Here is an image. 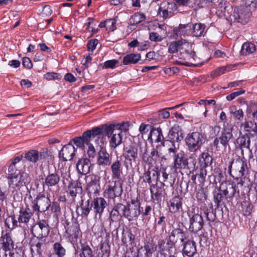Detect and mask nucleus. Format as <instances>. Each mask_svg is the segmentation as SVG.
I'll return each instance as SVG.
<instances>
[{
  "label": "nucleus",
  "instance_id": "62",
  "mask_svg": "<svg viewBox=\"0 0 257 257\" xmlns=\"http://www.w3.org/2000/svg\"><path fill=\"white\" fill-rule=\"evenodd\" d=\"M74 144L77 147L80 148H83L85 147V144L81 138V137H78L74 138L72 140Z\"/></svg>",
  "mask_w": 257,
  "mask_h": 257
},
{
  "label": "nucleus",
  "instance_id": "36",
  "mask_svg": "<svg viewBox=\"0 0 257 257\" xmlns=\"http://www.w3.org/2000/svg\"><path fill=\"white\" fill-rule=\"evenodd\" d=\"M141 58L140 54H130L126 55L123 59L124 65L137 63Z\"/></svg>",
  "mask_w": 257,
  "mask_h": 257
},
{
  "label": "nucleus",
  "instance_id": "27",
  "mask_svg": "<svg viewBox=\"0 0 257 257\" xmlns=\"http://www.w3.org/2000/svg\"><path fill=\"white\" fill-rule=\"evenodd\" d=\"M91 163L87 158L81 159L76 164L78 172L82 175H86L89 173Z\"/></svg>",
  "mask_w": 257,
  "mask_h": 257
},
{
  "label": "nucleus",
  "instance_id": "64",
  "mask_svg": "<svg viewBox=\"0 0 257 257\" xmlns=\"http://www.w3.org/2000/svg\"><path fill=\"white\" fill-rule=\"evenodd\" d=\"M98 44V40L97 39L90 40L87 44V48L89 51H93L96 47Z\"/></svg>",
  "mask_w": 257,
  "mask_h": 257
},
{
  "label": "nucleus",
  "instance_id": "50",
  "mask_svg": "<svg viewBox=\"0 0 257 257\" xmlns=\"http://www.w3.org/2000/svg\"><path fill=\"white\" fill-rule=\"evenodd\" d=\"M151 137H156L155 142L159 143L164 138L161 128L159 127L157 129H153L150 132Z\"/></svg>",
  "mask_w": 257,
  "mask_h": 257
},
{
  "label": "nucleus",
  "instance_id": "19",
  "mask_svg": "<svg viewBox=\"0 0 257 257\" xmlns=\"http://www.w3.org/2000/svg\"><path fill=\"white\" fill-rule=\"evenodd\" d=\"M225 188L222 190V193L226 199L232 200L236 193L239 194L238 186H242V183L235 184L234 183H225Z\"/></svg>",
  "mask_w": 257,
  "mask_h": 257
},
{
  "label": "nucleus",
  "instance_id": "30",
  "mask_svg": "<svg viewBox=\"0 0 257 257\" xmlns=\"http://www.w3.org/2000/svg\"><path fill=\"white\" fill-rule=\"evenodd\" d=\"M237 146L241 149L250 150V140L247 134L240 135L236 140Z\"/></svg>",
  "mask_w": 257,
  "mask_h": 257
},
{
  "label": "nucleus",
  "instance_id": "10",
  "mask_svg": "<svg viewBox=\"0 0 257 257\" xmlns=\"http://www.w3.org/2000/svg\"><path fill=\"white\" fill-rule=\"evenodd\" d=\"M125 153L124 156L126 160L129 162L130 164L132 162H135L138 158V155L143 152V146L140 144H132L124 148Z\"/></svg>",
  "mask_w": 257,
  "mask_h": 257
},
{
  "label": "nucleus",
  "instance_id": "42",
  "mask_svg": "<svg viewBox=\"0 0 257 257\" xmlns=\"http://www.w3.org/2000/svg\"><path fill=\"white\" fill-rule=\"evenodd\" d=\"M145 19L146 16L144 14L136 13L131 17L129 23L131 25H136L144 21Z\"/></svg>",
  "mask_w": 257,
  "mask_h": 257
},
{
  "label": "nucleus",
  "instance_id": "23",
  "mask_svg": "<svg viewBox=\"0 0 257 257\" xmlns=\"http://www.w3.org/2000/svg\"><path fill=\"white\" fill-rule=\"evenodd\" d=\"M164 185L165 184L161 182L160 185L156 184L150 186V190L151 193V198L153 200L158 201L161 199L163 193L165 192Z\"/></svg>",
  "mask_w": 257,
  "mask_h": 257
},
{
  "label": "nucleus",
  "instance_id": "44",
  "mask_svg": "<svg viewBox=\"0 0 257 257\" xmlns=\"http://www.w3.org/2000/svg\"><path fill=\"white\" fill-rule=\"evenodd\" d=\"M218 6L224 16H226L227 14H229L230 12L232 11L231 6L226 1L221 0Z\"/></svg>",
  "mask_w": 257,
  "mask_h": 257
},
{
  "label": "nucleus",
  "instance_id": "34",
  "mask_svg": "<svg viewBox=\"0 0 257 257\" xmlns=\"http://www.w3.org/2000/svg\"><path fill=\"white\" fill-rule=\"evenodd\" d=\"M256 50L255 45L251 43H244L243 44L240 51L241 55L246 56L254 53Z\"/></svg>",
  "mask_w": 257,
  "mask_h": 257
},
{
  "label": "nucleus",
  "instance_id": "33",
  "mask_svg": "<svg viewBox=\"0 0 257 257\" xmlns=\"http://www.w3.org/2000/svg\"><path fill=\"white\" fill-rule=\"evenodd\" d=\"M111 136V135H110ZM109 146L111 149H115L119 146L122 142V137L121 133L114 134L112 136H110Z\"/></svg>",
  "mask_w": 257,
  "mask_h": 257
},
{
  "label": "nucleus",
  "instance_id": "11",
  "mask_svg": "<svg viewBox=\"0 0 257 257\" xmlns=\"http://www.w3.org/2000/svg\"><path fill=\"white\" fill-rule=\"evenodd\" d=\"M141 213L140 202L132 200L131 204H127L124 217L129 221L136 220Z\"/></svg>",
  "mask_w": 257,
  "mask_h": 257
},
{
  "label": "nucleus",
  "instance_id": "41",
  "mask_svg": "<svg viewBox=\"0 0 257 257\" xmlns=\"http://www.w3.org/2000/svg\"><path fill=\"white\" fill-rule=\"evenodd\" d=\"M201 166L203 168H206L210 166L212 163V158L208 153H203L200 159Z\"/></svg>",
  "mask_w": 257,
  "mask_h": 257
},
{
  "label": "nucleus",
  "instance_id": "40",
  "mask_svg": "<svg viewBox=\"0 0 257 257\" xmlns=\"http://www.w3.org/2000/svg\"><path fill=\"white\" fill-rule=\"evenodd\" d=\"M100 189L99 180L95 179L88 185L87 190L90 193L97 194Z\"/></svg>",
  "mask_w": 257,
  "mask_h": 257
},
{
  "label": "nucleus",
  "instance_id": "14",
  "mask_svg": "<svg viewBox=\"0 0 257 257\" xmlns=\"http://www.w3.org/2000/svg\"><path fill=\"white\" fill-rule=\"evenodd\" d=\"M122 193L121 184L119 182L114 181L113 185H108L104 191L106 197L114 199L117 197L121 196Z\"/></svg>",
  "mask_w": 257,
  "mask_h": 257
},
{
  "label": "nucleus",
  "instance_id": "49",
  "mask_svg": "<svg viewBox=\"0 0 257 257\" xmlns=\"http://www.w3.org/2000/svg\"><path fill=\"white\" fill-rule=\"evenodd\" d=\"M82 254H80L81 257H92L93 254L91 249L88 245L86 244H82L81 245Z\"/></svg>",
  "mask_w": 257,
  "mask_h": 257
},
{
  "label": "nucleus",
  "instance_id": "59",
  "mask_svg": "<svg viewBox=\"0 0 257 257\" xmlns=\"http://www.w3.org/2000/svg\"><path fill=\"white\" fill-rule=\"evenodd\" d=\"M22 158H23L22 155H20V156H17V157H16L13 161V162L11 163V164L10 165V166H9V171H12L13 170H18L16 168V165L17 163L19 162L22 159Z\"/></svg>",
  "mask_w": 257,
  "mask_h": 257
},
{
  "label": "nucleus",
  "instance_id": "52",
  "mask_svg": "<svg viewBox=\"0 0 257 257\" xmlns=\"http://www.w3.org/2000/svg\"><path fill=\"white\" fill-rule=\"evenodd\" d=\"M127 207V204L125 205L122 203H117L114 206L117 212L120 214V217L123 216L124 217V213L126 212V210Z\"/></svg>",
  "mask_w": 257,
  "mask_h": 257
},
{
  "label": "nucleus",
  "instance_id": "22",
  "mask_svg": "<svg viewBox=\"0 0 257 257\" xmlns=\"http://www.w3.org/2000/svg\"><path fill=\"white\" fill-rule=\"evenodd\" d=\"M92 204L95 213V216L98 215L99 217L100 218L104 209L106 207V201L103 198L97 197L92 201Z\"/></svg>",
  "mask_w": 257,
  "mask_h": 257
},
{
  "label": "nucleus",
  "instance_id": "9",
  "mask_svg": "<svg viewBox=\"0 0 257 257\" xmlns=\"http://www.w3.org/2000/svg\"><path fill=\"white\" fill-rule=\"evenodd\" d=\"M51 206V201L48 196L39 195L32 201L31 206L35 212H45Z\"/></svg>",
  "mask_w": 257,
  "mask_h": 257
},
{
  "label": "nucleus",
  "instance_id": "56",
  "mask_svg": "<svg viewBox=\"0 0 257 257\" xmlns=\"http://www.w3.org/2000/svg\"><path fill=\"white\" fill-rule=\"evenodd\" d=\"M204 215L206 219L209 222H213L216 219V214L213 211H209L208 209L204 211Z\"/></svg>",
  "mask_w": 257,
  "mask_h": 257
},
{
  "label": "nucleus",
  "instance_id": "60",
  "mask_svg": "<svg viewBox=\"0 0 257 257\" xmlns=\"http://www.w3.org/2000/svg\"><path fill=\"white\" fill-rule=\"evenodd\" d=\"M44 77L48 80L58 79L60 75L55 72H48L44 75Z\"/></svg>",
  "mask_w": 257,
  "mask_h": 257
},
{
  "label": "nucleus",
  "instance_id": "51",
  "mask_svg": "<svg viewBox=\"0 0 257 257\" xmlns=\"http://www.w3.org/2000/svg\"><path fill=\"white\" fill-rule=\"evenodd\" d=\"M9 257H24V252L21 248L12 249L8 252Z\"/></svg>",
  "mask_w": 257,
  "mask_h": 257
},
{
  "label": "nucleus",
  "instance_id": "18",
  "mask_svg": "<svg viewBox=\"0 0 257 257\" xmlns=\"http://www.w3.org/2000/svg\"><path fill=\"white\" fill-rule=\"evenodd\" d=\"M156 250V247L152 244H147L140 247L137 252H135L133 256L128 257H152L153 253Z\"/></svg>",
  "mask_w": 257,
  "mask_h": 257
},
{
  "label": "nucleus",
  "instance_id": "38",
  "mask_svg": "<svg viewBox=\"0 0 257 257\" xmlns=\"http://www.w3.org/2000/svg\"><path fill=\"white\" fill-rule=\"evenodd\" d=\"M205 26L201 23H196L192 27V33L193 36L201 37L203 35Z\"/></svg>",
  "mask_w": 257,
  "mask_h": 257
},
{
  "label": "nucleus",
  "instance_id": "55",
  "mask_svg": "<svg viewBox=\"0 0 257 257\" xmlns=\"http://www.w3.org/2000/svg\"><path fill=\"white\" fill-rule=\"evenodd\" d=\"M242 208L243 214L245 216H248L251 214L252 207L250 203L245 202L242 205Z\"/></svg>",
  "mask_w": 257,
  "mask_h": 257
},
{
  "label": "nucleus",
  "instance_id": "20",
  "mask_svg": "<svg viewBox=\"0 0 257 257\" xmlns=\"http://www.w3.org/2000/svg\"><path fill=\"white\" fill-rule=\"evenodd\" d=\"M14 247V241L10 234L6 233L0 237V249L5 251L6 257H7L8 253Z\"/></svg>",
  "mask_w": 257,
  "mask_h": 257
},
{
  "label": "nucleus",
  "instance_id": "48",
  "mask_svg": "<svg viewBox=\"0 0 257 257\" xmlns=\"http://www.w3.org/2000/svg\"><path fill=\"white\" fill-rule=\"evenodd\" d=\"M171 146L168 148V153L170 156L176 157V155L179 154V144L175 143H171Z\"/></svg>",
  "mask_w": 257,
  "mask_h": 257
},
{
  "label": "nucleus",
  "instance_id": "6",
  "mask_svg": "<svg viewBox=\"0 0 257 257\" xmlns=\"http://www.w3.org/2000/svg\"><path fill=\"white\" fill-rule=\"evenodd\" d=\"M230 175L235 179H238L245 175L247 171V164L242 159L233 160L229 166Z\"/></svg>",
  "mask_w": 257,
  "mask_h": 257
},
{
  "label": "nucleus",
  "instance_id": "43",
  "mask_svg": "<svg viewBox=\"0 0 257 257\" xmlns=\"http://www.w3.org/2000/svg\"><path fill=\"white\" fill-rule=\"evenodd\" d=\"M191 27V25L189 23L185 25L180 24L178 28L174 30V33L177 37L181 34L184 35H188V34L187 32V28L190 29Z\"/></svg>",
  "mask_w": 257,
  "mask_h": 257
},
{
  "label": "nucleus",
  "instance_id": "15",
  "mask_svg": "<svg viewBox=\"0 0 257 257\" xmlns=\"http://www.w3.org/2000/svg\"><path fill=\"white\" fill-rule=\"evenodd\" d=\"M183 133L181 128L178 125H174L169 131L167 142L175 143L180 142L183 139Z\"/></svg>",
  "mask_w": 257,
  "mask_h": 257
},
{
  "label": "nucleus",
  "instance_id": "24",
  "mask_svg": "<svg viewBox=\"0 0 257 257\" xmlns=\"http://www.w3.org/2000/svg\"><path fill=\"white\" fill-rule=\"evenodd\" d=\"M240 127L250 137H253L257 135V124L253 121H246L241 124Z\"/></svg>",
  "mask_w": 257,
  "mask_h": 257
},
{
  "label": "nucleus",
  "instance_id": "54",
  "mask_svg": "<svg viewBox=\"0 0 257 257\" xmlns=\"http://www.w3.org/2000/svg\"><path fill=\"white\" fill-rule=\"evenodd\" d=\"M114 127H115L116 129L120 131V133L124 132H127L129 129L130 123L129 122H122L121 123H118L117 124H114Z\"/></svg>",
  "mask_w": 257,
  "mask_h": 257
},
{
  "label": "nucleus",
  "instance_id": "12",
  "mask_svg": "<svg viewBox=\"0 0 257 257\" xmlns=\"http://www.w3.org/2000/svg\"><path fill=\"white\" fill-rule=\"evenodd\" d=\"M32 233L37 238L45 237L50 231L48 224L44 220L34 225L32 228Z\"/></svg>",
  "mask_w": 257,
  "mask_h": 257
},
{
  "label": "nucleus",
  "instance_id": "53",
  "mask_svg": "<svg viewBox=\"0 0 257 257\" xmlns=\"http://www.w3.org/2000/svg\"><path fill=\"white\" fill-rule=\"evenodd\" d=\"M43 244V243L38 242L37 243H33L31 244V250L33 253L40 254L42 251L41 246Z\"/></svg>",
  "mask_w": 257,
  "mask_h": 257
},
{
  "label": "nucleus",
  "instance_id": "45",
  "mask_svg": "<svg viewBox=\"0 0 257 257\" xmlns=\"http://www.w3.org/2000/svg\"><path fill=\"white\" fill-rule=\"evenodd\" d=\"M53 248L56 256L58 257H63L66 253L65 249L59 242H56L53 245Z\"/></svg>",
  "mask_w": 257,
  "mask_h": 257
},
{
  "label": "nucleus",
  "instance_id": "21",
  "mask_svg": "<svg viewBox=\"0 0 257 257\" xmlns=\"http://www.w3.org/2000/svg\"><path fill=\"white\" fill-rule=\"evenodd\" d=\"M59 155L63 161L71 160L75 155V148L72 144H68L63 147Z\"/></svg>",
  "mask_w": 257,
  "mask_h": 257
},
{
  "label": "nucleus",
  "instance_id": "32",
  "mask_svg": "<svg viewBox=\"0 0 257 257\" xmlns=\"http://www.w3.org/2000/svg\"><path fill=\"white\" fill-rule=\"evenodd\" d=\"M68 192L72 197H75L82 192V187L80 182L75 181L71 183L68 188Z\"/></svg>",
  "mask_w": 257,
  "mask_h": 257
},
{
  "label": "nucleus",
  "instance_id": "2",
  "mask_svg": "<svg viewBox=\"0 0 257 257\" xmlns=\"http://www.w3.org/2000/svg\"><path fill=\"white\" fill-rule=\"evenodd\" d=\"M114 129L113 124H102L84 132L81 138L85 145H89L90 141L96 137L97 139L102 138L104 136L109 137L113 133Z\"/></svg>",
  "mask_w": 257,
  "mask_h": 257
},
{
  "label": "nucleus",
  "instance_id": "7",
  "mask_svg": "<svg viewBox=\"0 0 257 257\" xmlns=\"http://www.w3.org/2000/svg\"><path fill=\"white\" fill-rule=\"evenodd\" d=\"M250 16V13L249 8L243 6L236 7L234 10L233 13L230 15L229 18L231 21L244 24L248 22Z\"/></svg>",
  "mask_w": 257,
  "mask_h": 257
},
{
  "label": "nucleus",
  "instance_id": "63",
  "mask_svg": "<svg viewBox=\"0 0 257 257\" xmlns=\"http://www.w3.org/2000/svg\"><path fill=\"white\" fill-rule=\"evenodd\" d=\"M199 175V181L200 183H203L205 180V177L207 175V171L205 168H201L200 170Z\"/></svg>",
  "mask_w": 257,
  "mask_h": 257
},
{
  "label": "nucleus",
  "instance_id": "35",
  "mask_svg": "<svg viewBox=\"0 0 257 257\" xmlns=\"http://www.w3.org/2000/svg\"><path fill=\"white\" fill-rule=\"evenodd\" d=\"M79 225L77 222H74L69 226L66 230V233L73 238H76L79 234Z\"/></svg>",
  "mask_w": 257,
  "mask_h": 257
},
{
  "label": "nucleus",
  "instance_id": "39",
  "mask_svg": "<svg viewBox=\"0 0 257 257\" xmlns=\"http://www.w3.org/2000/svg\"><path fill=\"white\" fill-rule=\"evenodd\" d=\"M82 202L80 206L82 210L81 216L82 217L86 218L92 209V202L90 203L89 200L85 202H83V201Z\"/></svg>",
  "mask_w": 257,
  "mask_h": 257
},
{
  "label": "nucleus",
  "instance_id": "61",
  "mask_svg": "<svg viewBox=\"0 0 257 257\" xmlns=\"http://www.w3.org/2000/svg\"><path fill=\"white\" fill-rule=\"evenodd\" d=\"M107 29L110 31H113L116 29L115 24L116 21L114 19H109L106 21Z\"/></svg>",
  "mask_w": 257,
  "mask_h": 257
},
{
  "label": "nucleus",
  "instance_id": "47",
  "mask_svg": "<svg viewBox=\"0 0 257 257\" xmlns=\"http://www.w3.org/2000/svg\"><path fill=\"white\" fill-rule=\"evenodd\" d=\"M17 220L15 219L14 216H8L5 221L6 226L11 229H13L17 226Z\"/></svg>",
  "mask_w": 257,
  "mask_h": 257
},
{
  "label": "nucleus",
  "instance_id": "26",
  "mask_svg": "<svg viewBox=\"0 0 257 257\" xmlns=\"http://www.w3.org/2000/svg\"><path fill=\"white\" fill-rule=\"evenodd\" d=\"M196 252L195 242L187 240L184 242L183 254L188 257H192Z\"/></svg>",
  "mask_w": 257,
  "mask_h": 257
},
{
  "label": "nucleus",
  "instance_id": "29",
  "mask_svg": "<svg viewBox=\"0 0 257 257\" xmlns=\"http://www.w3.org/2000/svg\"><path fill=\"white\" fill-rule=\"evenodd\" d=\"M182 199L179 196H175L172 198L169 204V211L172 213L179 212L182 209Z\"/></svg>",
  "mask_w": 257,
  "mask_h": 257
},
{
  "label": "nucleus",
  "instance_id": "13",
  "mask_svg": "<svg viewBox=\"0 0 257 257\" xmlns=\"http://www.w3.org/2000/svg\"><path fill=\"white\" fill-rule=\"evenodd\" d=\"M186 239V234L182 229L175 228L172 231L167 244L170 245L171 247L176 243H184Z\"/></svg>",
  "mask_w": 257,
  "mask_h": 257
},
{
  "label": "nucleus",
  "instance_id": "58",
  "mask_svg": "<svg viewBox=\"0 0 257 257\" xmlns=\"http://www.w3.org/2000/svg\"><path fill=\"white\" fill-rule=\"evenodd\" d=\"M102 252L101 257H108L110 253L109 246L106 244H102L101 245Z\"/></svg>",
  "mask_w": 257,
  "mask_h": 257
},
{
  "label": "nucleus",
  "instance_id": "31",
  "mask_svg": "<svg viewBox=\"0 0 257 257\" xmlns=\"http://www.w3.org/2000/svg\"><path fill=\"white\" fill-rule=\"evenodd\" d=\"M60 177L56 173L48 175L45 179V185L48 187L57 186L60 182Z\"/></svg>",
  "mask_w": 257,
  "mask_h": 257
},
{
  "label": "nucleus",
  "instance_id": "4",
  "mask_svg": "<svg viewBox=\"0 0 257 257\" xmlns=\"http://www.w3.org/2000/svg\"><path fill=\"white\" fill-rule=\"evenodd\" d=\"M196 167V162L192 158H187L184 153L180 151L179 154L176 155L174 159V168L175 170H187L189 173L194 171Z\"/></svg>",
  "mask_w": 257,
  "mask_h": 257
},
{
  "label": "nucleus",
  "instance_id": "46",
  "mask_svg": "<svg viewBox=\"0 0 257 257\" xmlns=\"http://www.w3.org/2000/svg\"><path fill=\"white\" fill-rule=\"evenodd\" d=\"M221 187L219 190H217V191H214V201L217 207H219V206L220 205V203L222 201L224 196L222 191V190L221 189Z\"/></svg>",
  "mask_w": 257,
  "mask_h": 257
},
{
  "label": "nucleus",
  "instance_id": "28",
  "mask_svg": "<svg viewBox=\"0 0 257 257\" xmlns=\"http://www.w3.org/2000/svg\"><path fill=\"white\" fill-rule=\"evenodd\" d=\"M110 170L112 173L113 179H118L121 176L122 171V163L120 160H116L112 163H111Z\"/></svg>",
  "mask_w": 257,
  "mask_h": 257
},
{
  "label": "nucleus",
  "instance_id": "25",
  "mask_svg": "<svg viewBox=\"0 0 257 257\" xmlns=\"http://www.w3.org/2000/svg\"><path fill=\"white\" fill-rule=\"evenodd\" d=\"M46 153L45 152L39 153L36 150H31L26 153L25 158L29 161L36 163L39 159H43L46 158Z\"/></svg>",
  "mask_w": 257,
  "mask_h": 257
},
{
  "label": "nucleus",
  "instance_id": "1",
  "mask_svg": "<svg viewBox=\"0 0 257 257\" xmlns=\"http://www.w3.org/2000/svg\"><path fill=\"white\" fill-rule=\"evenodd\" d=\"M178 51H180V58L184 59L185 62L177 63L187 66L197 65L199 59L195 55L192 44L186 40L182 39L170 43L168 48L170 53H175Z\"/></svg>",
  "mask_w": 257,
  "mask_h": 257
},
{
  "label": "nucleus",
  "instance_id": "16",
  "mask_svg": "<svg viewBox=\"0 0 257 257\" xmlns=\"http://www.w3.org/2000/svg\"><path fill=\"white\" fill-rule=\"evenodd\" d=\"M189 224V230L191 232L196 233L200 230L204 224L202 215L198 213L192 215L190 217Z\"/></svg>",
  "mask_w": 257,
  "mask_h": 257
},
{
  "label": "nucleus",
  "instance_id": "17",
  "mask_svg": "<svg viewBox=\"0 0 257 257\" xmlns=\"http://www.w3.org/2000/svg\"><path fill=\"white\" fill-rule=\"evenodd\" d=\"M97 164L103 168L109 166L111 163V157L105 149H101L97 154Z\"/></svg>",
  "mask_w": 257,
  "mask_h": 257
},
{
  "label": "nucleus",
  "instance_id": "3",
  "mask_svg": "<svg viewBox=\"0 0 257 257\" xmlns=\"http://www.w3.org/2000/svg\"><path fill=\"white\" fill-rule=\"evenodd\" d=\"M8 183L10 188L20 189L30 182L29 174L19 170L8 171Z\"/></svg>",
  "mask_w": 257,
  "mask_h": 257
},
{
  "label": "nucleus",
  "instance_id": "5",
  "mask_svg": "<svg viewBox=\"0 0 257 257\" xmlns=\"http://www.w3.org/2000/svg\"><path fill=\"white\" fill-rule=\"evenodd\" d=\"M203 141L202 135L199 132H195L188 134L186 138V143L189 151L196 152L200 150Z\"/></svg>",
  "mask_w": 257,
  "mask_h": 257
},
{
  "label": "nucleus",
  "instance_id": "37",
  "mask_svg": "<svg viewBox=\"0 0 257 257\" xmlns=\"http://www.w3.org/2000/svg\"><path fill=\"white\" fill-rule=\"evenodd\" d=\"M27 209H21L20 211V214L18 217V221L20 223H27L30 220L32 213L31 212H28Z\"/></svg>",
  "mask_w": 257,
  "mask_h": 257
},
{
  "label": "nucleus",
  "instance_id": "57",
  "mask_svg": "<svg viewBox=\"0 0 257 257\" xmlns=\"http://www.w3.org/2000/svg\"><path fill=\"white\" fill-rule=\"evenodd\" d=\"M118 61L116 60H111L105 61L103 64V68L105 69L114 68Z\"/></svg>",
  "mask_w": 257,
  "mask_h": 257
},
{
  "label": "nucleus",
  "instance_id": "8",
  "mask_svg": "<svg viewBox=\"0 0 257 257\" xmlns=\"http://www.w3.org/2000/svg\"><path fill=\"white\" fill-rule=\"evenodd\" d=\"M231 131L224 130L219 137L216 138L213 142V145L217 151H225L226 148H229V141L233 139Z\"/></svg>",
  "mask_w": 257,
  "mask_h": 257
}]
</instances>
